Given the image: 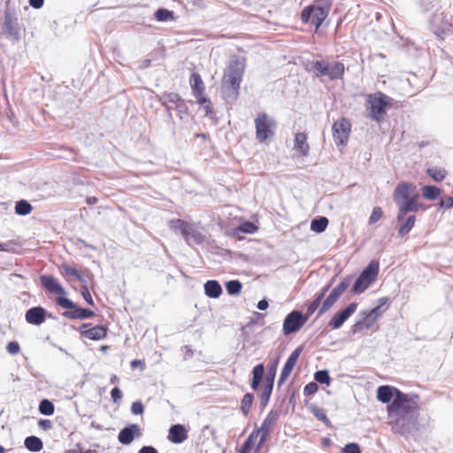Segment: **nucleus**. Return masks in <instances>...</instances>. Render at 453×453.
Listing matches in <instances>:
<instances>
[{"label": "nucleus", "mask_w": 453, "mask_h": 453, "mask_svg": "<svg viewBox=\"0 0 453 453\" xmlns=\"http://www.w3.org/2000/svg\"><path fill=\"white\" fill-rule=\"evenodd\" d=\"M258 227L251 221H244L241 223L237 230L243 233V234H252L257 231Z\"/></svg>", "instance_id": "8fccbe9b"}, {"label": "nucleus", "mask_w": 453, "mask_h": 453, "mask_svg": "<svg viewBox=\"0 0 453 453\" xmlns=\"http://www.w3.org/2000/svg\"><path fill=\"white\" fill-rule=\"evenodd\" d=\"M155 19L159 22L173 20L174 12L165 8H158L154 13Z\"/></svg>", "instance_id": "79ce46f5"}, {"label": "nucleus", "mask_w": 453, "mask_h": 453, "mask_svg": "<svg viewBox=\"0 0 453 453\" xmlns=\"http://www.w3.org/2000/svg\"><path fill=\"white\" fill-rule=\"evenodd\" d=\"M399 223L397 234L399 237H404L413 228L416 222V216L414 214L406 215L404 219L397 220Z\"/></svg>", "instance_id": "412c9836"}, {"label": "nucleus", "mask_w": 453, "mask_h": 453, "mask_svg": "<svg viewBox=\"0 0 453 453\" xmlns=\"http://www.w3.org/2000/svg\"><path fill=\"white\" fill-rule=\"evenodd\" d=\"M380 263L379 261L372 259L367 266H365L360 274L355 279L351 291L355 295H360L364 293L375 280L379 274Z\"/></svg>", "instance_id": "423d86ee"}, {"label": "nucleus", "mask_w": 453, "mask_h": 453, "mask_svg": "<svg viewBox=\"0 0 453 453\" xmlns=\"http://www.w3.org/2000/svg\"><path fill=\"white\" fill-rule=\"evenodd\" d=\"M81 295L88 304L91 306L95 305L94 300L87 286V283H83V285L81 287Z\"/></svg>", "instance_id": "5fc2aeb1"}, {"label": "nucleus", "mask_w": 453, "mask_h": 453, "mask_svg": "<svg viewBox=\"0 0 453 453\" xmlns=\"http://www.w3.org/2000/svg\"><path fill=\"white\" fill-rule=\"evenodd\" d=\"M131 412L134 415H142L144 412V406L141 401H135L131 405Z\"/></svg>", "instance_id": "680f3d73"}, {"label": "nucleus", "mask_w": 453, "mask_h": 453, "mask_svg": "<svg viewBox=\"0 0 453 453\" xmlns=\"http://www.w3.org/2000/svg\"><path fill=\"white\" fill-rule=\"evenodd\" d=\"M245 69L244 58L232 59L222 81V92L226 100L234 101L239 95L240 85Z\"/></svg>", "instance_id": "7ed1b4c3"}, {"label": "nucleus", "mask_w": 453, "mask_h": 453, "mask_svg": "<svg viewBox=\"0 0 453 453\" xmlns=\"http://www.w3.org/2000/svg\"><path fill=\"white\" fill-rule=\"evenodd\" d=\"M273 385L269 382H265L262 392L259 395V404L262 409H264L269 403L270 397L273 389Z\"/></svg>", "instance_id": "e433bc0d"}, {"label": "nucleus", "mask_w": 453, "mask_h": 453, "mask_svg": "<svg viewBox=\"0 0 453 453\" xmlns=\"http://www.w3.org/2000/svg\"><path fill=\"white\" fill-rule=\"evenodd\" d=\"M327 62L323 60H315L310 63L307 67L309 72H314L316 77L326 76Z\"/></svg>", "instance_id": "72a5a7b5"}, {"label": "nucleus", "mask_w": 453, "mask_h": 453, "mask_svg": "<svg viewBox=\"0 0 453 453\" xmlns=\"http://www.w3.org/2000/svg\"><path fill=\"white\" fill-rule=\"evenodd\" d=\"M267 440H268L267 436L261 434L260 438L258 439L257 443L254 447L255 453L260 452L261 449L263 448V446L265 445V443L266 442Z\"/></svg>", "instance_id": "774afa93"}, {"label": "nucleus", "mask_w": 453, "mask_h": 453, "mask_svg": "<svg viewBox=\"0 0 453 453\" xmlns=\"http://www.w3.org/2000/svg\"><path fill=\"white\" fill-rule=\"evenodd\" d=\"M141 434L142 433L139 425L128 424L119 431L118 440L123 445H129Z\"/></svg>", "instance_id": "f3484780"}, {"label": "nucleus", "mask_w": 453, "mask_h": 453, "mask_svg": "<svg viewBox=\"0 0 453 453\" xmlns=\"http://www.w3.org/2000/svg\"><path fill=\"white\" fill-rule=\"evenodd\" d=\"M6 350L11 354V355H16L19 352L20 350V346L18 342L16 341H12V342H9L6 345Z\"/></svg>", "instance_id": "69168bd1"}, {"label": "nucleus", "mask_w": 453, "mask_h": 453, "mask_svg": "<svg viewBox=\"0 0 453 453\" xmlns=\"http://www.w3.org/2000/svg\"><path fill=\"white\" fill-rule=\"evenodd\" d=\"M397 392H401V390L395 387L389 385L380 386L377 388V399L379 402L388 405L394 401Z\"/></svg>", "instance_id": "6ab92c4d"}, {"label": "nucleus", "mask_w": 453, "mask_h": 453, "mask_svg": "<svg viewBox=\"0 0 453 453\" xmlns=\"http://www.w3.org/2000/svg\"><path fill=\"white\" fill-rule=\"evenodd\" d=\"M357 303L352 302L345 308L336 311L328 322V326L334 330L339 329L349 319V318L356 311Z\"/></svg>", "instance_id": "ddd939ff"}, {"label": "nucleus", "mask_w": 453, "mask_h": 453, "mask_svg": "<svg viewBox=\"0 0 453 453\" xmlns=\"http://www.w3.org/2000/svg\"><path fill=\"white\" fill-rule=\"evenodd\" d=\"M421 192L425 199L434 201L441 196V189L434 185H425L422 187Z\"/></svg>", "instance_id": "7c9ffc66"}, {"label": "nucleus", "mask_w": 453, "mask_h": 453, "mask_svg": "<svg viewBox=\"0 0 453 453\" xmlns=\"http://www.w3.org/2000/svg\"><path fill=\"white\" fill-rule=\"evenodd\" d=\"M188 437V432L184 425H172L168 430L167 439L174 444L184 442Z\"/></svg>", "instance_id": "a211bd4d"}, {"label": "nucleus", "mask_w": 453, "mask_h": 453, "mask_svg": "<svg viewBox=\"0 0 453 453\" xmlns=\"http://www.w3.org/2000/svg\"><path fill=\"white\" fill-rule=\"evenodd\" d=\"M254 401L252 393H246L241 401V411L243 416L247 417L250 413V407Z\"/></svg>", "instance_id": "a18cd8bd"}, {"label": "nucleus", "mask_w": 453, "mask_h": 453, "mask_svg": "<svg viewBox=\"0 0 453 453\" xmlns=\"http://www.w3.org/2000/svg\"><path fill=\"white\" fill-rule=\"evenodd\" d=\"M280 414L278 411L272 410L268 412L259 427L260 431H262V435L269 437L271 426L278 420Z\"/></svg>", "instance_id": "5701e85b"}, {"label": "nucleus", "mask_w": 453, "mask_h": 453, "mask_svg": "<svg viewBox=\"0 0 453 453\" xmlns=\"http://www.w3.org/2000/svg\"><path fill=\"white\" fill-rule=\"evenodd\" d=\"M188 245H191V241L197 245H201L205 241V236L198 230L195 229L192 226L188 230V234L183 237Z\"/></svg>", "instance_id": "2f4dec72"}, {"label": "nucleus", "mask_w": 453, "mask_h": 453, "mask_svg": "<svg viewBox=\"0 0 453 453\" xmlns=\"http://www.w3.org/2000/svg\"><path fill=\"white\" fill-rule=\"evenodd\" d=\"M361 320L363 321L365 329H371L373 326V324L378 320L373 316H369L370 313L366 310L362 311L360 313Z\"/></svg>", "instance_id": "3c124183"}, {"label": "nucleus", "mask_w": 453, "mask_h": 453, "mask_svg": "<svg viewBox=\"0 0 453 453\" xmlns=\"http://www.w3.org/2000/svg\"><path fill=\"white\" fill-rule=\"evenodd\" d=\"M441 15L442 14L434 15L430 21L433 32L438 37H441V38H442L443 35L447 34V30H449V27H448L449 24L447 22L444 23L441 27H436V23L442 20Z\"/></svg>", "instance_id": "473e14b6"}, {"label": "nucleus", "mask_w": 453, "mask_h": 453, "mask_svg": "<svg viewBox=\"0 0 453 453\" xmlns=\"http://www.w3.org/2000/svg\"><path fill=\"white\" fill-rule=\"evenodd\" d=\"M242 288V284L238 280H231L226 282V290L230 296L238 295Z\"/></svg>", "instance_id": "de8ad7c7"}, {"label": "nucleus", "mask_w": 453, "mask_h": 453, "mask_svg": "<svg viewBox=\"0 0 453 453\" xmlns=\"http://www.w3.org/2000/svg\"><path fill=\"white\" fill-rule=\"evenodd\" d=\"M426 173L434 181L441 182L446 178L448 172L443 168L428 167L426 170Z\"/></svg>", "instance_id": "58836bf2"}, {"label": "nucleus", "mask_w": 453, "mask_h": 453, "mask_svg": "<svg viewBox=\"0 0 453 453\" xmlns=\"http://www.w3.org/2000/svg\"><path fill=\"white\" fill-rule=\"evenodd\" d=\"M351 131L350 121L342 117L332 126L334 142L337 146H346Z\"/></svg>", "instance_id": "9d476101"}, {"label": "nucleus", "mask_w": 453, "mask_h": 453, "mask_svg": "<svg viewBox=\"0 0 453 453\" xmlns=\"http://www.w3.org/2000/svg\"><path fill=\"white\" fill-rule=\"evenodd\" d=\"M334 279H335V276L331 278L330 280L326 283V285H325L320 290L319 292H318L314 298L316 299H319V302L322 303V300L325 298L326 293L328 292V290L330 289V288L332 287L334 281Z\"/></svg>", "instance_id": "6e6d98bb"}, {"label": "nucleus", "mask_w": 453, "mask_h": 453, "mask_svg": "<svg viewBox=\"0 0 453 453\" xmlns=\"http://www.w3.org/2000/svg\"><path fill=\"white\" fill-rule=\"evenodd\" d=\"M308 409L318 420L321 421L327 427H332V423L323 409L316 404L308 405Z\"/></svg>", "instance_id": "f704fd0d"}, {"label": "nucleus", "mask_w": 453, "mask_h": 453, "mask_svg": "<svg viewBox=\"0 0 453 453\" xmlns=\"http://www.w3.org/2000/svg\"><path fill=\"white\" fill-rule=\"evenodd\" d=\"M303 317V313L297 310L290 311L283 321V334L289 335L298 332L306 323Z\"/></svg>", "instance_id": "9b49d317"}, {"label": "nucleus", "mask_w": 453, "mask_h": 453, "mask_svg": "<svg viewBox=\"0 0 453 453\" xmlns=\"http://www.w3.org/2000/svg\"><path fill=\"white\" fill-rule=\"evenodd\" d=\"M295 366H296L295 364L286 360V362L281 369L278 381H277V386L279 388L285 383V381L288 380V378L291 374Z\"/></svg>", "instance_id": "a19ab883"}, {"label": "nucleus", "mask_w": 453, "mask_h": 453, "mask_svg": "<svg viewBox=\"0 0 453 453\" xmlns=\"http://www.w3.org/2000/svg\"><path fill=\"white\" fill-rule=\"evenodd\" d=\"M341 453H362V449L358 443L349 442L342 449Z\"/></svg>", "instance_id": "864d4df0"}, {"label": "nucleus", "mask_w": 453, "mask_h": 453, "mask_svg": "<svg viewBox=\"0 0 453 453\" xmlns=\"http://www.w3.org/2000/svg\"><path fill=\"white\" fill-rule=\"evenodd\" d=\"M169 226L173 231H179L182 237H184L188 234L191 225L184 219H176L169 222Z\"/></svg>", "instance_id": "c756f323"}, {"label": "nucleus", "mask_w": 453, "mask_h": 453, "mask_svg": "<svg viewBox=\"0 0 453 453\" xmlns=\"http://www.w3.org/2000/svg\"><path fill=\"white\" fill-rule=\"evenodd\" d=\"M354 275H347L342 278L338 285H336L329 293V295L322 302L318 311L316 319L321 317L337 302L340 296L348 289L354 280Z\"/></svg>", "instance_id": "6e6552de"}, {"label": "nucleus", "mask_w": 453, "mask_h": 453, "mask_svg": "<svg viewBox=\"0 0 453 453\" xmlns=\"http://www.w3.org/2000/svg\"><path fill=\"white\" fill-rule=\"evenodd\" d=\"M181 96L175 92H164L158 96V102L173 103L175 105L181 100Z\"/></svg>", "instance_id": "09e8293b"}, {"label": "nucleus", "mask_w": 453, "mask_h": 453, "mask_svg": "<svg viewBox=\"0 0 453 453\" xmlns=\"http://www.w3.org/2000/svg\"><path fill=\"white\" fill-rule=\"evenodd\" d=\"M14 210L17 215L27 216L32 211L33 206L28 201L20 199L16 202Z\"/></svg>", "instance_id": "ea45409f"}, {"label": "nucleus", "mask_w": 453, "mask_h": 453, "mask_svg": "<svg viewBox=\"0 0 453 453\" xmlns=\"http://www.w3.org/2000/svg\"><path fill=\"white\" fill-rule=\"evenodd\" d=\"M251 373H252V378H251V381H250V388L253 390H257L260 386L261 380L265 375L264 364L261 363V364H257V365H255L252 369Z\"/></svg>", "instance_id": "cd10ccee"}, {"label": "nucleus", "mask_w": 453, "mask_h": 453, "mask_svg": "<svg viewBox=\"0 0 453 453\" xmlns=\"http://www.w3.org/2000/svg\"><path fill=\"white\" fill-rule=\"evenodd\" d=\"M38 410L44 416H51L55 411V407L50 400L44 398L40 401Z\"/></svg>", "instance_id": "37998d69"}, {"label": "nucleus", "mask_w": 453, "mask_h": 453, "mask_svg": "<svg viewBox=\"0 0 453 453\" xmlns=\"http://www.w3.org/2000/svg\"><path fill=\"white\" fill-rule=\"evenodd\" d=\"M329 220L326 217H316L311 222V230L318 234L323 233L326 229Z\"/></svg>", "instance_id": "c9c22d12"}, {"label": "nucleus", "mask_w": 453, "mask_h": 453, "mask_svg": "<svg viewBox=\"0 0 453 453\" xmlns=\"http://www.w3.org/2000/svg\"><path fill=\"white\" fill-rule=\"evenodd\" d=\"M295 150H296L302 156L309 154L310 146L307 143V136L304 133H296L295 135Z\"/></svg>", "instance_id": "393cba45"}, {"label": "nucleus", "mask_w": 453, "mask_h": 453, "mask_svg": "<svg viewBox=\"0 0 453 453\" xmlns=\"http://www.w3.org/2000/svg\"><path fill=\"white\" fill-rule=\"evenodd\" d=\"M439 208L448 210L453 207V196H446L440 198Z\"/></svg>", "instance_id": "bf43d9fd"}, {"label": "nucleus", "mask_w": 453, "mask_h": 453, "mask_svg": "<svg viewBox=\"0 0 453 453\" xmlns=\"http://www.w3.org/2000/svg\"><path fill=\"white\" fill-rule=\"evenodd\" d=\"M62 270L66 277H73L81 283H87V280H85L84 276L75 267L68 264H63Z\"/></svg>", "instance_id": "4c0bfd02"}, {"label": "nucleus", "mask_w": 453, "mask_h": 453, "mask_svg": "<svg viewBox=\"0 0 453 453\" xmlns=\"http://www.w3.org/2000/svg\"><path fill=\"white\" fill-rule=\"evenodd\" d=\"M89 326V323H83L80 326L79 331L82 337H86L92 341H100L106 338L108 331L107 326L103 325H96L88 328Z\"/></svg>", "instance_id": "2eb2a0df"}, {"label": "nucleus", "mask_w": 453, "mask_h": 453, "mask_svg": "<svg viewBox=\"0 0 453 453\" xmlns=\"http://www.w3.org/2000/svg\"><path fill=\"white\" fill-rule=\"evenodd\" d=\"M255 127L256 138L260 142H265L274 134V132L271 127L268 116L265 112L259 113L257 117L255 119Z\"/></svg>", "instance_id": "f8f14e48"}, {"label": "nucleus", "mask_w": 453, "mask_h": 453, "mask_svg": "<svg viewBox=\"0 0 453 453\" xmlns=\"http://www.w3.org/2000/svg\"><path fill=\"white\" fill-rule=\"evenodd\" d=\"M2 33L13 42H19L21 39V27L19 19L16 13L10 9H6L4 13Z\"/></svg>", "instance_id": "1a4fd4ad"}, {"label": "nucleus", "mask_w": 453, "mask_h": 453, "mask_svg": "<svg viewBox=\"0 0 453 453\" xmlns=\"http://www.w3.org/2000/svg\"><path fill=\"white\" fill-rule=\"evenodd\" d=\"M262 434V431H260L259 427H255L254 430L250 433V434L244 441L245 443L254 447L256 440Z\"/></svg>", "instance_id": "13d9d810"}, {"label": "nucleus", "mask_w": 453, "mask_h": 453, "mask_svg": "<svg viewBox=\"0 0 453 453\" xmlns=\"http://www.w3.org/2000/svg\"><path fill=\"white\" fill-rule=\"evenodd\" d=\"M56 303L66 311L61 315L69 319H88L95 316L94 311L88 308H81L76 303L66 296H57Z\"/></svg>", "instance_id": "0eeeda50"}, {"label": "nucleus", "mask_w": 453, "mask_h": 453, "mask_svg": "<svg viewBox=\"0 0 453 453\" xmlns=\"http://www.w3.org/2000/svg\"><path fill=\"white\" fill-rule=\"evenodd\" d=\"M303 349V346H298L292 351V353L288 356L287 360L296 365L297 360H298Z\"/></svg>", "instance_id": "e2e57ef3"}, {"label": "nucleus", "mask_w": 453, "mask_h": 453, "mask_svg": "<svg viewBox=\"0 0 453 453\" xmlns=\"http://www.w3.org/2000/svg\"><path fill=\"white\" fill-rule=\"evenodd\" d=\"M365 328L363 321L361 319L357 320L354 325L350 327V334L355 335L357 334H359L363 331V329Z\"/></svg>", "instance_id": "338daca9"}, {"label": "nucleus", "mask_w": 453, "mask_h": 453, "mask_svg": "<svg viewBox=\"0 0 453 453\" xmlns=\"http://www.w3.org/2000/svg\"><path fill=\"white\" fill-rule=\"evenodd\" d=\"M319 390V386L316 381H311L304 386L303 395L306 396L315 394Z\"/></svg>", "instance_id": "052dcab7"}, {"label": "nucleus", "mask_w": 453, "mask_h": 453, "mask_svg": "<svg viewBox=\"0 0 453 453\" xmlns=\"http://www.w3.org/2000/svg\"><path fill=\"white\" fill-rule=\"evenodd\" d=\"M175 111L180 119H184V115H188V107L185 99L181 100L175 105Z\"/></svg>", "instance_id": "603ef678"}, {"label": "nucleus", "mask_w": 453, "mask_h": 453, "mask_svg": "<svg viewBox=\"0 0 453 453\" xmlns=\"http://www.w3.org/2000/svg\"><path fill=\"white\" fill-rule=\"evenodd\" d=\"M122 397L123 394L119 387L116 386L111 390V399L114 403H119Z\"/></svg>", "instance_id": "0e129e2a"}, {"label": "nucleus", "mask_w": 453, "mask_h": 453, "mask_svg": "<svg viewBox=\"0 0 453 453\" xmlns=\"http://www.w3.org/2000/svg\"><path fill=\"white\" fill-rule=\"evenodd\" d=\"M382 215H383L382 209L380 206H375L372 209V213L369 217V224L372 225V224L376 223L382 217Z\"/></svg>", "instance_id": "4d7b16f0"}, {"label": "nucleus", "mask_w": 453, "mask_h": 453, "mask_svg": "<svg viewBox=\"0 0 453 453\" xmlns=\"http://www.w3.org/2000/svg\"><path fill=\"white\" fill-rule=\"evenodd\" d=\"M417 395H408L403 391L397 392L394 401L387 406L388 418H395L392 429L395 433L404 434L411 432L418 417Z\"/></svg>", "instance_id": "f257e3e1"}, {"label": "nucleus", "mask_w": 453, "mask_h": 453, "mask_svg": "<svg viewBox=\"0 0 453 453\" xmlns=\"http://www.w3.org/2000/svg\"><path fill=\"white\" fill-rule=\"evenodd\" d=\"M344 65L339 61H334L332 63L327 62L326 76L330 80H338L342 78L344 74Z\"/></svg>", "instance_id": "aec40b11"}, {"label": "nucleus", "mask_w": 453, "mask_h": 453, "mask_svg": "<svg viewBox=\"0 0 453 453\" xmlns=\"http://www.w3.org/2000/svg\"><path fill=\"white\" fill-rule=\"evenodd\" d=\"M332 7L330 0H314L312 4L305 6L301 12V20L304 24L310 23L318 30L327 18Z\"/></svg>", "instance_id": "39448f33"}, {"label": "nucleus", "mask_w": 453, "mask_h": 453, "mask_svg": "<svg viewBox=\"0 0 453 453\" xmlns=\"http://www.w3.org/2000/svg\"><path fill=\"white\" fill-rule=\"evenodd\" d=\"M280 360V355L277 354L275 357H272L268 363V370L265 376V382H269L271 384H274L278 365Z\"/></svg>", "instance_id": "b1692460"}, {"label": "nucleus", "mask_w": 453, "mask_h": 453, "mask_svg": "<svg viewBox=\"0 0 453 453\" xmlns=\"http://www.w3.org/2000/svg\"><path fill=\"white\" fill-rule=\"evenodd\" d=\"M314 380L317 383L329 386L331 383V377L327 369L319 370L314 372Z\"/></svg>", "instance_id": "c03bdc74"}, {"label": "nucleus", "mask_w": 453, "mask_h": 453, "mask_svg": "<svg viewBox=\"0 0 453 453\" xmlns=\"http://www.w3.org/2000/svg\"><path fill=\"white\" fill-rule=\"evenodd\" d=\"M192 94L201 96L204 92V84L201 75L198 73H192L189 79Z\"/></svg>", "instance_id": "bb28decb"}, {"label": "nucleus", "mask_w": 453, "mask_h": 453, "mask_svg": "<svg viewBox=\"0 0 453 453\" xmlns=\"http://www.w3.org/2000/svg\"><path fill=\"white\" fill-rule=\"evenodd\" d=\"M204 294L210 298H219L222 294V287L216 280H209L204 285Z\"/></svg>", "instance_id": "4be33fe9"}, {"label": "nucleus", "mask_w": 453, "mask_h": 453, "mask_svg": "<svg viewBox=\"0 0 453 453\" xmlns=\"http://www.w3.org/2000/svg\"><path fill=\"white\" fill-rule=\"evenodd\" d=\"M40 282L46 292L58 295V296H65V289L60 284L59 280L51 274H42L40 276Z\"/></svg>", "instance_id": "dca6fc26"}, {"label": "nucleus", "mask_w": 453, "mask_h": 453, "mask_svg": "<svg viewBox=\"0 0 453 453\" xmlns=\"http://www.w3.org/2000/svg\"><path fill=\"white\" fill-rule=\"evenodd\" d=\"M416 187L410 182L401 181L395 188L393 199L398 207L396 220L404 219L410 212L424 210L425 206L418 202L419 196L415 193Z\"/></svg>", "instance_id": "f03ea898"}, {"label": "nucleus", "mask_w": 453, "mask_h": 453, "mask_svg": "<svg viewBox=\"0 0 453 453\" xmlns=\"http://www.w3.org/2000/svg\"><path fill=\"white\" fill-rule=\"evenodd\" d=\"M388 307H389V298L387 296H383V297H380L378 299L377 305H375L371 310H366V311H369V313H370L369 316H373L377 319H379V318L380 316H382V314L388 309Z\"/></svg>", "instance_id": "a878e982"}, {"label": "nucleus", "mask_w": 453, "mask_h": 453, "mask_svg": "<svg viewBox=\"0 0 453 453\" xmlns=\"http://www.w3.org/2000/svg\"><path fill=\"white\" fill-rule=\"evenodd\" d=\"M321 302H319V299H316L314 298L312 301H308L305 303V306H306V312L303 314L304 315V319H305V322H307V320L309 319V318L319 308H320V305H321Z\"/></svg>", "instance_id": "49530a36"}, {"label": "nucleus", "mask_w": 453, "mask_h": 453, "mask_svg": "<svg viewBox=\"0 0 453 453\" xmlns=\"http://www.w3.org/2000/svg\"><path fill=\"white\" fill-rule=\"evenodd\" d=\"M393 103L394 99L381 91L368 94L365 99L366 117L376 123H381Z\"/></svg>", "instance_id": "20e7f679"}, {"label": "nucleus", "mask_w": 453, "mask_h": 453, "mask_svg": "<svg viewBox=\"0 0 453 453\" xmlns=\"http://www.w3.org/2000/svg\"><path fill=\"white\" fill-rule=\"evenodd\" d=\"M24 446L27 450L35 453L42 449L43 442L39 437L35 435H29L25 439Z\"/></svg>", "instance_id": "c85d7f7f"}, {"label": "nucleus", "mask_w": 453, "mask_h": 453, "mask_svg": "<svg viewBox=\"0 0 453 453\" xmlns=\"http://www.w3.org/2000/svg\"><path fill=\"white\" fill-rule=\"evenodd\" d=\"M47 318H53V316L45 308L40 305L27 309L25 313L26 322L33 326L42 325Z\"/></svg>", "instance_id": "4468645a"}]
</instances>
